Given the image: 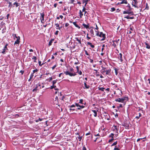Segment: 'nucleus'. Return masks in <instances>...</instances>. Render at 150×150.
I'll return each mask as SVG.
<instances>
[{
	"label": "nucleus",
	"mask_w": 150,
	"mask_h": 150,
	"mask_svg": "<svg viewBox=\"0 0 150 150\" xmlns=\"http://www.w3.org/2000/svg\"><path fill=\"white\" fill-rule=\"evenodd\" d=\"M64 73L66 75H69L70 76H74L76 75V72H74V73H71L69 72L68 71H64ZM78 74L81 75L82 74V72L81 71H79Z\"/></svg>",
	"instance_id": "nucleus-1"
},
{
	"label": "nucleus",
	"mask_w": 150,
	"mask_h": 150,
	"mask_svg": "<svg viewBox=\"0 0 150 150\" xmlns=\"http://www.w3.org/2000/svg\"><path fill=\"white\" fill-rule=\"evenodd\" d=\"M128 100V98L127 97H125L122 98H119L117 99H116L115 100V101L116 102L123 103L125 100Z\"/></svg>",
	"instance_id": "nucleus-2"
},
{
	"label": "nucleus",
	"mask_w": 150,
	"mask_h": 150,
	"mask_svg": "<svg viewBox=\"0 0 150 150\" xmlns=\"http://www.w3.org/2000/svg\"><path fill=\"white\" fill-rule=\"evenodd\" d=\"M96 35L101 38H102L101 40V41L104 40L105 39V34H103L102 32L99 33V32H97V33H96Z\"/></svg>",
	"instance_id": "nucleus-3"
},
{
	"label": "nucleus",
	"mask_w": 150,
	"mask_h": 150,
	"mask_svg": "<svg viewBox=\"0 0 150 150\" xmlns=\"http://www.w3.org/2000/svg\"><path fill=\"white\" fill-rule=\"evenodd\" d=\"M123 13L124 14H130L131 15H134V13L133 11H129V9H127V11H124Z\"/></svg>",
	"instance_id": "nucleus-4"
},
{
	"label": "nucleus",
	"mask_w": 150,
	"mask_h": 150,
	"mask_svg": "<svg viewBox=\"0 0 150 150\" xmlns=\"http://www.w3.org/2000/svg\"><path fill=\"white\" fill-rule=\"evenodd\" d=\"M119 41V39L113 41L112 45L114 47H116L118 45V43Z\"/></svg>",
	"instance_id": "nucleus-5"
},
{
	"label": "nucleus",
	"mask_w": 150,
	"mask_h": 150,
	"mask_svg": "<svg viewBox=\"0 0 150 150\" xmlns=\"http://www.w3.org/2000/svg\"><path fill=\"white\" fill-rule=\"evenodd\" d=\"M84 107V106L81 105H80L79 106V107H78V108L76 109H75L74 108H70L69 109V110L71 111L72 110V111H74L75 110H80L81 109L83 108Z\"/></svg>",
	"instance_id": "nucleus-6"
},
{
	"label": "nucleus",
	"mask_w": 150,
	"mask_h": 150,
	"mask_svg": "<svg viewBox=\"0 0 150 150\" xmlns=\"http://www.w3.org/2000/svg\"><path fill=\"white\" fill-rule=\"evenodd\" d=\"M94 108L96 109V110H92L91 111L92 112H93L94 114L93 115L95 117H96L97 116V112L98 111L99 109L98 108H97L96 107H95Z\"/></svg>",
	"instance_id": "nucleus-7"
},
{
	"label": "nucleus",
	"mask_w": 150,
	"mask_h": 150,
	"mask_svg": "<svg viewBox=\"0 0 150 150\" xmlns=\"http://www.w3.org/2000/svg\"><path fill=\"white\" fill-rule=\"evenodd\" d=\"M8 45V44H6L4 47V48L3 49L2 51L1 52V53L4 54H6V50H8V49L7 48V46Z\"/></svg>",
	"instance_id": "nucleus-8"
},
{
	"label": "nucleus",
	"mask_w": 150,
	"mask_h": 150,
	"mask_svg": "<svg viewBox=\"0 0 150 150\" xmlns=\"http://www.w3.org/2000/svg\"><path fill=\"white\" fill-rule=\"evenodd\" d=\"M111 71V70L110 69H109L108 70H106L105 75H108L109 76H110V75Z\"/></svg>",
	"instance_id": "nucleus-9"
},
{
	"label": "nucleus",
	"mask_w": 150,
	"mask_h": 150,
	"mask_svg": "<svg viewBox=\"0 0 150 150\" xmlns=\"http://www.w3.org/2000/svg\"><path fill=\"white\" fill-rule=\"evenodd\" d=\"M80 105L79 103H75V104H73L69 106L70 108H74L76 106L78 107Z\"/></svg>",
	"instance_id": "nucleus-10"
},
{
	"label": "nucleus",
	"mask_w": 150,
	"mask_h": 150,
	"mask_svg": "<svg viewBox=\"0 0 150 150\" xmlns=\"http://www.w3.org/2000/svg\"><path fill=\"white\" fill-rule=\"evenodd\" d=\"M106 68L104 67H102V69L100 71L101 73L103 75H105V72Z\"/></svg>",
	"instance_id": "nucleus-11"
},
{
	"label": "nucleus",
	"mask_w": 150,
	"mask_h": 150,
	"mask_svg": "<svg viewBox=\"0 0 150 150\" xmlns=\"http://www.w3.org/2000/svg\"><path fill=\"white\" fill-rule=\"evenodd\" d=\"M40 15H41V17H40L41 21L42 23V21H44V15L43 13H41Z\"/></svg>",
	"instance_id": "nucleus-12"
},
{
	"label": "nucleus",
	"mask_w": 150,
	"mask_h": 150,
	"mask_svg": "<svg viewBox=\"0 0 150 150\" xmlns=\"http://www.w3.org/2000/svg\"><path fill=\"white\" fill-rule=\"evenodd\" d=\"M20 37L19 36H18V38L14 42V45L19 44L20 42Z\"/></svg>",
	"instance_id": "nucleus-13"
},
{
	"label": "nucleus",
	"mask_w": 150,
	"mask_h": 150,
	"mask_svg": "<svg viewBox=\"0 0 150 150\" xmlns=\"http://www.w3.org/2000/svg\"><path fill=\"white\" fill-rule=\"evenodd\" d=\"M122 54L121 53H120L118 55V58L120 60L121 62L123 61V59L122 57Z\"/></svg>",
	"instance_id": "nucleus-14"
},
{
	"label": "nucleus",
	"mask_w": 150,
	"mask_h": 150,
	"mask_svg": "<svg viewBox=\"0 0 150 150\" xmlns=\"http://www.w3.org/2000/svg\"><path fill=\"white\" fill-rule=\"evenodd\" d=\"M84 85L85 86V88L83 87V88H86L88 89L89 88L90 86L89 85H87L86 84V81H85L84 82Z\"/></svg>",
	"instance_id": "nucleus-15"
},
{
	"label": "nucleus",
	"mask_w": 150,
	"mask_h": 150,
	"mask_svg": "<svg viewBox=\"0 0 150 150\" xmlns=\"http://www.w3.org/2000/svg\"><path fill=\"white\" fill-rule=\"evenodd\" d=\"M89 0H82L83 4H85V6H86V4H88Z\"/></svg>",
	"instance_id": "nucleus-16"
},
{
	"label": "nucleus",
	"mask_w": 150,
	"mask_h": 150,
	"mask_svg": "<svg viewBox=\"0 0 150 150\" xmlns=\"http://www.w3.org/2000/svg\"><path fill=\"white\" fill-rule=\"evenodd\" d=\"M87 45H89L92 48H93L95 47L94 45H92L91 43L89 42H87Z\"/></svg>",
	"instance_id": "nucleus-17"
},
{
	"label": "nucleus",
	"mask_w": 150,
	"mask_h": 150,
	"mask_svg": "<svg viewBox=\"0 0 150 150\" xmlns=\"http://www.w3.org/2000/svg\"><path fill=\"white\" fill-rule=\"evenodd\" d=\"M125 18H126L127 19H133L134 18V17H129V16H125Z\"/></svg>",
	"instance_id": "nucleus-18"
},
{
	"label": "nucleus",
	"mask_w": 150,
	"mask_h": 150,
	"mask_svg": "<svg viewBox=\"0 0 150 150\" xmlns=\"http://www.w3.org/2000/svg\"><path fill=\"white\" fill-rule=\"evenodd\" d=\"M146 45V47L147 49H150V45L149 44L147 43L146 42H145L144 43Z\"/></svg>",
	"instance_id": "nucleus-19"
},
{
	"label": "nucleus",
	"mask_w": 150,
	"mask_h": 150,
	"mask_svg": "<svg viewBox=\"0 0 150 150\" xmlns=\"http://www.w3.org/2000/svg\"><path fill=\"white\" fill-rule=\"evenodd\" d=\"M55 25L56 26V29L57 30H59L60 28H59V24H58V23H55Z\"/></svg>",
	"instance_id": "nucleus-20"
},
{
	"label": "nucleus",
	"mask_w": 150,
	"mask_h": 150,
	"mask_svg": "<svg viewBox=\"0 0 150 150\" xmlns=\"http://www.w3.org/2000/svg\"><path fill=\"white\" fill-rule=\"evenodd\" d=\"M114 70L115 71V75H117V74H118V69H117L116 67H114Z\"/></svg>",
	"instance_id": "nucleus-21"
},
{
	"label": "nucleus",
	"mask_w": 150,
	"mask_h": 150,
	"mask_svg": "<svg viewBox=\"0 0 150 150\" xmlns=\"http://www.w3.org/2000/svg\"><path fill=\"white\" fill-rule=\"evenodd\" d=\"M122 1L120 3V4H127V0H122Z\"/></svg>",
	"instance_id": "nucleus-22"
},
{
	"label": "nucleus",
	"mask_w": 150,
	"mask_h": 150,
	"mask_svg": "<svg viewBox=\"0 0 150 150\" xmlns=\"http://www.w3.org/2000/svg\"><path fill=\"white\" fill-rule=\"evenodd\" d=\"M83 25L86 29H88L89 28L88 25H86L84 23H83Z\"/></svg>",
	"instance_id": "nucleus-23"
},
{
	"label": "nucleus",
	"mask_w": 150,
	"mask_h": 150,
	"mask_svg": "<svg viewBox=\"0 0 150 150\" xmlns=\"http://www.w3.org/2000/svg\"><path fill=\"white\" fill-rule=\"evenodd\" d=\"M127 7L128 8L127 9H129V11H131L132 9V8L131 7L130 5L129 4H128Z\"/></svg>",
	"instance_id": "nucleus-24"
},
{
	"label": "nucleus",
	"mask_w": 150,
	"mask_h": 150,
	"mask_svg": "<svg viewBox=\"0 0 150 150\" xmlns=\"http://www.w3.org/2000/svg\"><path fill=\"white\" fill-rule=\"evenodd\" d=\"M54 41V39H51L49 42L48 45L49 46L51 45L52 44Z\"/></svg>",
	"instance_id": "nucleus-25"
},
{
	"label": "nucleus",
	"mask_w": 150,
	"mask_h": 150,
	"mask_svg": "<svg viewBox=\"0 0 150 150\" xmlns=\"http://www.w3.org/2000/svg\"><path fill=\"white\" fill-rule=\"evenodd\" d=\"M75 39L76 40L78 41L79 43L81 45H82L81 40H79L78 38H76Z\"/></svg>",
	"instance_id": "nucleus-26"
},
{
	"label": "nucleus",
	"mask_w": 150,
	"mask_h": 150,
	"mask_svg": "<svg viewBox=\"0 0 150 150\" xmlns=\"http://www.w3.org/2000/svg\"><path fill=\"white\" fill-rule=\"evenodd\" d=\"M32 59L33 60H34V62H36V60H37V57L35 56H33L32 58Z\"/></svg>",
	"instance_id": "nucleus-27"
},
{
	"label": "nucleus",
	"mask_w": 150,
	"mask_h": 150,
	"mask_svg": "<svg viewBox=\"0 0 150 150\" xmlns=\"http://www.w3.org/2000/svg\"><path fill=\"white\" fill-rule=\"evenodd\" d=\"M12 36L14 37V39L15 38H16L17 39L18 38V36H16V34H13Z\"/></svg>",
	"instance_id": "nucleus-28"
},
{
	"label": "nucleus",
	"mask_w": 150,
	"mask_h": 150,
	"mask_svg": "<svg viewBox=\"0 0 150 150\" xmlns=\"http://www.w3.org/2000/svg\"><path fill=\"white\" fill-rule=\"evenodd\" d=\"M79 14H80V18H81L82 16H83V14L82 13V12L81 11V10L79 11Z\"/></svg>",
	"instance_id": "nucleus-29"
},
{
	"label": "nucleus",
	"mask_w": 150,
	"mask_h": 150,
	"mask_svg": "<svg viewBox=\"0 0 150 150\" xmlns=\"http://www.w3.org/2000/svg\"><path fill=\"white\" fill-rule=\"evenodd\" d=\"M142 116V114L141 113H139V116L136 117L135 118L137 119H138L139 118Z\"/></svg>",
	"instance_id": "nucleus-30"
},
{
	"label": "nucleus",
	"mask_w": 150,
	"mask_h": 150,
	"mask_svg": "<svg viewBox=\"0 0 150 150\" xmlns=\"http://www.w3.org/2000/svg\"><path fill=\"white\" fill-rule=\"evenodd\" d=\"M105 88H104L101 87V88H98V90L100 91H104V90Z\"/></svg>",
	"instance_id": "nucleus-31"
},
{
	"label": "nucleus",
	"mask_w": 150,
	"mask_h": 150,
	"mask_svg": "<svg viewBox=\"0 0 150 150\" xmlns=\"http://www.w3.org/2000/svg\"><path fill=\"white\" fill-rule=\"evenodd\" d=\"M13 5H15L16 6V7H17L19 6L18 4V3L16 1L15 2H14V3L13 4Z\"/></svg>",
	"instance_id": "nucleus-32"
},
{
	"label": "nucleus",
	"mask_w": 150,
	"mask_h": 150,
	"mask_svg": "<svg viewBox=\"0 0 150 150\" xmlns=\"http://www.w3.org/2000/svg\"><path fill=\"white\" fill-rule=\"evenodd\" d=\"M56 87V86H54V85H53V84H52V85L50 86V88L51 89H52L53 88H55Z\"/></svg>",
	"instance_id": "nucleus-33"
},
{
	"label": "nucleus",
	"mask_w": 150,
	"mask_h": 150,
	"mask_svg": "<svg viewBox=\"0 0 150 150\" xmlns=\"http://www.w3.org/2000/svg\"><path fill=\"white\" fill-rule=\"evenodd\" d=\"M146 8L144 9L145 10L146 9L147 10H148L149 9V7L148 6V4L147 3H146Z\"/></svg>",
	"instance_id": "nucleus-34"
},
{
	"label": "nucleus",
	"mask_w": 150,
	"mask_h": 150,
	"mask_svg": "<svg viewBox=\"0 0 150 150\" xmlns=\"http://www.w3.org/2000/svg\"><path fill=\"white\" fill-rule=\"evenodd\" d=\"M113 127H114V129L115 130H116V131H118V129H117V126L116 125H114L113 126Z\"/></svg>",
	"instance_id": "nucleus-35"
},
{
	"label": "nucleus",
	"mask_w": 150,
	"mask_h": 150,
	"mask_svg": "<svg viewBox=\"0 0 150 150\" xmlns=\"http://www.w3.org/2000/svg\"><path fill=\"white\" fill-rule=\"evenodd\" d=\"M82 138V137H80V136H78L76 137V139H78L79 141L81 140V139Z\"/></svg>",
	"instance_id": "nucleus-36"
},
{
	"label": "nucleus",
	"mask_w": 150,
	"mask_h": 150,
	"mask_svg": "<svg viewBox=\"0 0 150 150\" xmlns=\"http://www.w3.org/2000/svg\"><path fill=\"white\" fill-rule=\"evenodd\" d=\"M117 143V141L111 145V146L116 145Z\"/></svg>",
	"instance_id": "nucleus-37"
},
{
	"label": "nucleus",
	"mask_w": 150,
	"mask_h": 150,
	"mask_svg": "<svg viewBox=\"0 0 150 150\" xmlns=\"http://www.w3.org/2000/svg\"><path fill=\"white\" fill-rule=\"evenodd\" d=\"M73 24L76 27H79V26L77 24L76 22H73Z\"/></svg>",
	"instance_id": "nucleus-38"
},
{
	"label": "nucleus",
	"mask_w": 150,
	"mask_h": 150,
	"mask_svg": "<svg viewBox=\"0 0 150 150\" xmlns=\"http://www.w3.org/2000/svg\"><path fill=\"white\" fill-rule=\"evenodd\" d=\"M90 33L93 35H94V31L93 29H91L90 30Z\"/></svg>",
	"instance_id": "nucleus-39"
},
{
	"label": "nucleus",
	"mask_w": 150,
	"mask_h": 150,
	"mask_svg": "<svg viewBox=\"0 0 150 150\" xmlns=\"http://www.w3.org/2000/svg\"><path fill=\"white\" fill-rule=\"evenodd\" d=\"M57 80H53L52 81V84L54 85L57 82Z\"/></svg>",
	"instance_id": "nucleus-40"
},
{
	"label": "nucleus",
	"mask_w": 150,
	"mask_h": 150,
	"mask_svg": "<svg viewBox=\"0 0 150 150\" xmlns=\"http://www.w3.org/2000/svg\"><path fill=\"white\" fill-rule=\"evenodd\" d=\"M38 71V70L37 69H35L33 71L32 73H33V74H34L35 72H37Z\"/></svg>",
	"instance_id": "nucleus-41"
},
{
	"label": "nucleus",
	"mask_w": 150,
	"mask_h": 150,
	"mask_svg": "<svg viewBox=\"0 0 150 150\" xmlns=\"http://www.w3.org/2000/svg\"><path fill=\"white\" fill-rule=\"evenodd\" d=\"M9 5H8V7H11L12 6V3L11 2H9Z\"/></svg>",
	"instance_id": "nucleus-42"
},
{
	"label": "nucleus",
	"mask_w": 150,
	"mask_h": 150,
	"mask_svg": "<svg viewBox=\"0 0 150 150\" xmlns=\"http://www.w3.org/2000/svg\"><path fill=\"white\" fill-rule=\"evenodd\" d=\"M38 87H37V86H36V87L33 89V91L34 92L35 91H36L38 89L37 88H38Z\"/></svg>",
	"instance_id": "nucleus-43"
},
{
	"label": "nucleus",
	"mask_w": 150,
	"mask_h": 150,
	"mask_svg": "<svg viewBox=\"0 0 150 150\" xmlns=\"http://www.w3.org/2000/svg\"><path fill=\"white\" fill-rule=\"evenodd\" d=\"M83 100L82 99H81L79 100V103L81 104H83Z\"/></svg>",
	"instance_id": "nucleus-44"
},
{
	"label": "nucleus",
	"mask_w": 150,
	"mask_h": 150,
	"mask_svg": "<svg viewBox=\"0 0 150 150\" xmlns=\"http://www.w3.org/2000/svg\"><path fill=\"white\" fill-rule=\"evenodd\" d=\"M114 135V134L113 133H111L110 134L109 136L110 137H111L112 138H113V136Z\"/></svg>",
	"instance_id": "nucleus-45"
},
{
	"label": "nucleus",
	"mask_w": 150,
	"mask_h": 150,
	"mask_svg": "<svg viewBox=\"0 0 150 150\" xmlns=\"http://www.w3.org/2000/svg\"><path fill=\"white\" fill-rule=\"evenodd\" d=\"M40 66H42V65L43 64H41V62L40 61H39L38 62Z\"/></svg>",
	"instance_id": "nucleus-46"
},
{
	"label": "nucleus",
	"mask_w": 150,
	"mask_h": 150,
	"mask_svg": "<svg viewBox=\"0 0 150 150\" xmlns=\"http://www.w3.org/2000/svg\"><path fill=\"white\" fill-rule=\"evenodd\" d=\"M76 68L77 69V72H79V68L78 66H77L76 67Z\"/></svg>",
	"instance_id": "nucleus-47"
},
{
	"label": "nucleus",
	"mask_w": 150,
	"mask_h": 150,
	"mask_svg": "<svg viewBox=\"0 0 150 150\" xmlns=\"http://www.w3.org/2000/svg\"><path fill=\"white\" fill-rule=\"evenodd\" d=\"M115 10V9L114 8H111L110 11H114Z\"/></svg>",
	"instance_id": "nucleus-48"
},
{
	"label": "nucleus",
	"mask_w": 150,
	"mask_h": 150,
	"mask_svg": "<svg viewBox=\"0 0 150 150\" xmlns=\"http://www.w3.org/2000/svg\"><path fill=\"white\" fill-rule=\"evenodd\" d=\"M34 76V75H33V73H31V74H30V79H32L33 77Z\"/></svg>",
	"instance_id": "nucleus-49"
},
{
	"label": "nucleus",
	"mask_w": 150,
	"mask_h": 150,
	"mask_svg": "<svg viewBox=\"0 0 150 150\" xmlns=\"http://www.w3.org/2000/svg\"><path fill=\"white\" fill-rule=\"evenodd\" d=\"M75 47V44L74 45H73L72 46H70V48L71 49H74Z\"/></svg>",
	"instance_id": "nucleus-50"
},
{
	"label": "nucleus",
	"mask_w": 150,
	"mask_h": 150,
	"mask_svg": "<svg viewBox=\"0 0 150 150\" xmlns=\"http://www.w3.org/2000/svg\"><path fill=\"white\" fill-rule=\"evenodd\" d=\"M36 86H37V87H38L39 86L40 87L41 84L40 83H38L36 85Z\"/></svg>",
	"instance_id": "nucleus-51"
},
{
	"label": "nucleus",
	"mask_w": 150,
	"mask_h": 150,
	"mask_svg": "<svg viewBox=\"0 0 150 150\" xmlns=\"http://www.w3.org/2000/svg\"><path fill=\"white\" fill-rule=\"evenodd\" d=\"M114 150H120V149L116 147V146L114 148Z\"/></svg>",
	"instance_id": "nucleus-52"
},
{
	"label": "nucleus",
	"mask_w": 150,
	"mask_h": 150,
	"mask_svg": "<svg viewBox=\"0 0 150 150\" xmlns=\"http://www.w3.org/2000/svg\"><path fill=\"white\" fill-rule=\"evenodd\" d=\"M88 33L87 35V36H86V38L88 40H89L91 39V38L88 37Z\"/></svg>",
	"instance_id": "nucleus-53"
},
{
	"label": "nucleus",
	"mask_w": 150,
	"mask_h": 150,
	"mask_svg": "<svg viewBox=\"0 0 150 150\" xmlns=\"http://www.w3.org/2000/svg\"><path fill=\"white\" fill-rule=\"evenodd\" d=\"M69 25V24L68 23H65V27H67Z\"/></svg>",
	"instance_id": "nucleus-54"
},
{
	"label": "nucleus",
	"mask_w": 150,
	"mask_h": 150,
	"mask_svg": "<svg viewBox=\"0 0 150 150\" xmlns=\"http://www.w3.org/2000/svg\"><path fill=\"white\" fill-rule=\"evenodd\" d=\"M85 6H83V9H82V12H84L85 11V10H86V8H85Z\"/></svg>",
	"instance_id": "nucleus-55"
},
{
	"label": "nucleus",
	"mask_w": 150,
	"mask_h": 150,
	"mask_svg": "<svg viewBox=\"0 0 150 150\" xmlns=\"http://www.w3.org/2000/svg\"><path fill=\"white\" fill-rule=\"evenodd\" d=\"M59 32L57 30L54 33L55 35H58Z\"/></svg>",
	"instance_id": "nucleus-56"
},
{
	"label": "nucleus",
	"mask_w": 150,
	"mask_h": 150,
	"mask_svg": "<svg viewBox=\"0 0 150 150\" xmlns=\"http://www.w3.org/2000/svg\"><path fill=\"white\" fill-rule=\"evenodd\" d=\"M57 66V65H55L53 67H52V69L54 70V68L56 67Z\"/></svg>",
	"instance_id": "nucleus-57"
},
{
	"label": "nucleus",
	"mask_w": 150,
	"mask_h": 150,
	"mask_svg": "<svg viewBox=\"0 0 150 150\" xmlns=\"http://www.w3.org/2000/svg\"><path fill=\"white\" fill-rule=\"evenodd\" d=\"M146 138L145 137H144V138H139V139H137V141L138 142H139V141L141 139H144Z\"/></svg>",
	"instance_id": "nucleus-58"
},
{
	"label": "nucleus",
	"mask_w": 150,
	"mask_h": 150,
	"mask_svg": "<svg viewBox=\"0 0 150 150\" xmlns=\"http://www.w3.org/2000/svg\"><path fill=\"white\" fill-rule=\"evenodd\" d=\"M85 54L87 55H89V54L88 53L87 51L86 50H85Z\"/></svg>",
	"instance_id": "nucleus-59"
},
{
	"label": "nucleus",
	"mask_w": 150,
	"mask_h": 150,
	"mask_svg": "<svg viewBox=\"0 0 150 150\" xmlns=\"http://www.w3.org/2000/svg\"><path fill=\"white\" fill-rule=\"evenodd\" d=\"M90 60V62L91 63H92L93 62V60L92 59H89Z\"/></svg>",
	"instance_id": "nucleus-60"
},
{
	"label": "nucleus",
	"mask_w": 150,
	"mask_h": 150,
	"mask_svg": "<svg viewBox=\"0 0 150 150\" xmlns=\"http://www.w3.org/2000/svg\"><path fill=\"white\" fill-rule=\"evenodd\" d=\"M113 140H114V139H113V138H112V139H110V140H109L108 142H112V141Z\"/></svg>",
	"instance_id": "nucleus-61"
},
{
	"label": "nucleus",
	"mask_w": 150,
	"mask_h": 150,
	"mask_svg": "<svg viewBox=\"0 0 150 150\" xmlns=\"http://www.w3.org/2000/svg\"><path fill=\"white\" fill-rule=\"evenodd\" d=\"M57 3H55L54 4V8H56L57 7Z\"/></svg>",
	"instance_id": "nucleus-62"
},
{
	"label": "nucleus",
	"mask_w": 150,
	"mask_h": 150,
	"mask_svg": "<svg viewBox=\"0 0 150 150\" xmlns=\"http://www.w3.org/2000/svg\"><path fill=\"white\" fill-rule=\"evenodd\" d=\"M24 71H23V70H21L20 71V73H21V74L22 75H23V74L24 73Z\"/></svg>",
	"instance_id": "nucleus-63"
},
{
	"label": "nucleus",
	"mask_w": 150,
	"mask_h": 150,
	"mask_svg": "<svg viewBox=\"0 0 150 150\" xmlns=\"http://www.w3.org/2000/svg\"><path fill=\"white\" fill-rule=\"evenodd\" d=\"M82 150H86V149L84 146L83 147Z\"/></svg>",
	"instance_id": "nucleus-64"
}]
</instances>
